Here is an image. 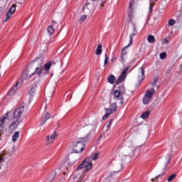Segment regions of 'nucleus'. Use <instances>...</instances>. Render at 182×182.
I'll return each instance as SVG.
<instances>
[{"instance_id": "obj_24", "label": "nucleus", "mask_w": 182, "mask_h": 182, "mask_svg": "<svg viewBox=\"0 0 182 182\" xmlns=\"http://www.w3.org/2000/svg\"><path fill=\"white\" fill-rule=\"evenodd\" d=\"M36 85H35L33 87L30 89V90L28 91L30 96H35V93L36 92Z\"/></svg>"}, {"instance_id": "obj_33", "label": "nucleus", "mask_w": 182, "mask_h": 182, "mask_svg": "<svg viewBox=\"0 0 182 182\" xmlns=\"http://www.w3.org/2000/svg\"><path fill=\"white\" fill-rule=\"evenodd\" d=\"M100 156V153H95V154H93L91 156V159L92 160H99V156Z\"/></svg>"}, {"instance_id": "obj_32", "label": "nucleus", "mask_w": 182, "mask_h": 182, "mask_svg": "<svg viewBox=\"0 0 182 182\" xmlns=\"http://www.w3.org/2000/svg\"><path fill=\"white\" fill-rule=\"evenodd\" d=\"M12 13H9V11H7V13L6 14V18L4 22H8V21L11 19V16H12Z\"/></svg>"}, {"instance_id": "obj_7", "label": "nucleus", "mask_w": 182, "mask_h": 182, "mask_svg": "<svg viewBox=\"0 0 182 182\" xmlns=\"http://www.w3.org/2000/svg\"><path fill=\"white\" fill-rule=\"evenodd\" d=\"M129 69H130V66H127L124 68V70L122 71V74L116 81L117 85H119V83H122V82H123V80L126 79L127 76V72H129Z\"/></svg>"}, {"instance_id": "obj_5", "label": "nucleus", "mask_w": 182, "mask_h": 182, "mask_svg": "<svg viewBox=\"0 0 182 182\" xmlns=\"http://www.w3.org/2000/svg\"><path fill=\"white\" fill-rule=\"evenodd\" d=\"M156 90L154 88L152 87L150 90H148L146 92L145 95L143 98L144 105H147V103H149V102H150L151 99H153V96H154Z\"/></svg>"}, {"instance_id": "obj_2", "label": "nucleus", "mask_w": 182, "mask_h": 182, "mask_svg": "<svg viewBox=\"0 0 182 182\" xmlns=\"http://www.w3.org/2000/svg\"><path fill=\"white\" fill-rule=\"evenodd\" d=\"M86 140L87 137L80 138V139L74 143L73 145V150L74 153H82L85 150V146H86Z\"/></svg>"}, {"instance_id": "obj_47", "label": "nucleus", "mask_w": 182, "mask_h": 182, "mask_svg": "<svg viewBox=\"0 0 182 182\" xmlns=\"http://www.w3.org/2000/svg\"><path fill=\"white\" fill-rule=\"evenodd\" d=\"M7 114H9V112H7V113L6 114V116Z\"/></svg>"}, {"instance_id": "obj_16", "label": "nucleus", "mask_w": 182, "mask_h": 182, "mask_svg": "<svg viewBox=\"0 0 182 182\" xmlns=\"http://www.w3.org/2000/svg\"><path fill=\"white\" fill-rule=\"evenodd\" d=\"M107 80L108 83H110V85H114V83L116 82V77L111 74L108 76Z\"/></svg>"}, {"instance_id": "obj_44", "label": "nucleus", "mask_w": 182, "mask_h": 182, "mask_svg": "<svg viewBox=\"0 0 182 182\" xmlns=\"http://www.w3.org/2000/svg\"><path fill=\"white\" fill-rule=\"evenodd\" d=\"M120 171H122V169H120L119 171H114V173H120Z\"/></svg>"}, {"instance_id": "obj_35", "label": "nucleus", "mask_w": 182, "mask_h": 182, "mask_svg": "<svg viewBox=\"0 0 182 182\" xmlns=\"http://www.w3.org/2000/svg\"><path fill=\"white\" fill-rule=\"evenodd\" d=\"M159 58H160V59H161L162 60H163L164 59H166V58H167V53H166V52L161 53L159 55Z\"/></svg>"}, {"instance_id": "obj_38", "label": "nucleus", "mask_w": 182, "mask_h": 182, "mask_svg": "<svg viewBox=\"0 0 182 182\" xmlns=\"http://www.w3.org/2000/svg\"><path fill=\"white\" fill-rule=\"evenodd\" d=\"M159 82V77H155L153 80V82H151V85L152 86H156V85H157V82Z\"/></svg>"}, {"instance_id": "obj_41", "label": "nucleus", "mask_w": 182, "mask_h": 182, "mask_svg": "<svg viewBox=\"0 0 182 182\" xmlns=\"http://www.w3.org/2000/svg\"><path fill=\"white\" fill-rule=\"evenodd\" d=\"M112 123H113V119H110L108 122V124L107 125V129H109V127H110V126L112 125Z\"/></svg>"}, {"instance_id": "obj_19", "label": "nucleus", "mask_w": 182, "mask_h": 182, "mask_svg": "<svg viewBox=\"0 0 182 182\" xmlns=\"http://www.w3.org/2000/svg\"><path fill=\"white\" fill-rule=\"evenodd\" d=\"M124 50H126V48H124L121 53V60L122 62H124V60L127 58V52L124 51Z\"/></svg>"}, {"instance_id": "obj_51", "label": "nucleus", "mask_w": 182, "mask_h": 182, "mask_svg": "<svg viewBox=\"0 0 182 182\" xmlns=\"http://www.w3.org/2000/svg\"><path fill=\"white\" fill-rule=\"evenodd\" d=\"M122 167H123V166L121 165V170H122Z\"/></svg>"}, {"instance_id": "obj_46", "label": "nucleus", "mask_w": 182, "mask_h": 182, "mask_svg": "<svg viewBox=\"0 0 182 182\" xmlns=\"http://www.w3.org/2000/svg\"><path fill=\"white\" fill-rule=\"evenodd\" d=\"M92 2H96V1H97L99 0H92Z\"/></svg>"}, {"instance_id": "obj_50", "label": "nucleus", "mask_w": 182, "mask_h": 182, "mask_svg": "<svg viewBox=\"0 0 182 182\" xmlns=\"http://www.w3.org/2000/svg\"><path fill=\"white\" fill-rule=\"evenodd\" d=\"M100 6H103V4H101Z\"/></svg>"}, {"instance_id": "obj_6", "label": "nucleus", "mask_w": 182, "mask_h": 182, "mask_svg": "<svg viewBox=\"0 0 182 182\" xmlns=\"http://www.w3.org/2000/svg\"><path fill=\"white\" fill-rule=\"evenodd\" d=\"M136 150H137V147L132 143L130 146L124 148V156H133Z\"/></svg>"}, {"instance_id": "obj_39", "label": "nucleus", "mask_w": 182, "mask_h": 182, "mask_svg": "<svg viewBox=\"0 0 182 182\" xmlns=\"http://www.w3.org/2000/svg\"><path fill=\"white\" fill-rule=\"evenodd\" d=\"M176 24V21L174 19H170L168 21V26H173Z\"/></svg>"}, {"instance_id": "obj_9", "label": "nucleus", "mask_w": 182, "mask_h": 182, "mask_svg": "<svg viewBox=\"0 0 182 182\" xmlns=\"http://www.w3.org/2000/svg\"><path fill=\"white\" fill-rule=\"evenodd\" d=\"M139 83H141L144 80V68L143 67L139 68L137 73Z\"/></svg>"}, {"instance_id": "obj_45", "label": "nucleus", "mask_w": 182, "mask_h": 182, "mask_svg": "<svg viewBox=\"0 0 182 182\" xmlns=\"http://www.w3.org/2000/svg\"><path fill=\"white\" fill-rule=\"evenodd\" d=\"M134 31H136V25L134 24Z\"/></svg>"}, {"instance_id": "obj_12", "label": "nucleus", "mask_w": 182, "mask_h": 182, "mask_svg": "<svg viewBox=\"0 0 182 182\" xmlns=\"http://www.w3.org/2000/svg\"><path fill=\"white\" fill-rule=\"evenodd\" d=\"M21 119H17L14 122H13L10 126H9V130L11 132H14L16 130V129H18V126H19V123H21Z\"/></svg>"}, {"instance_id": "obj_17", "label": "nucleus", "mask_w": 182, "mask_h": 182, "mask_svg": "<svg viewBox=\"0 0 182 182\" xmlns=\"http://www.w3.org/2000/svg\"><path fill=\"white\" fill-rule=\"evenodd\" d=\"M19 85V82H18L14 87H12L9 92L10 95H15L16 90H18V85Z\"/></svg>"}, {"instance_id": "obj_29", "label": "nucleus", "mask_w": 182, "mask_h": 182, "mask_svg": "<svg viewBox=\"0 0 182 182\" xmlns=\"http://www.w3.org/2000/svg\"><path fill=\"white\" fill-rule=\"evenodd\" d=\"M47 31L49 35H53V33H55V28L52 26H49L47 28Z\"/></svg>"}, {"instance_id": "obj_49", "label": "nucleus", "mask_w": 182, "mask_h": 182, "mask_svg": "<svg viewBox=\"0 0 182 182\" xmlns=\"http://www.w3.org/2000/svg\"><path fill=\"white\" fill-rule=\"evenodd\" d=\"M70 99H72V97H70L69 100H70Z\"/></svg>"}, {"instance_id": "obj_30", "label": "nucleus", "mask_w": 182, "mask_h": 182, "mask_svg": "<svg viewBox=\"0 0 182 182\" xmlns=\"http://www.w3.org/2000/svg\"><path fill=\"white\" fill-rule=\"evenodd\" d=\"M96 55H102V45L98 44L97 48L95 51Z\"/></svg>"}, {"instance_id": "obj_42", "label": "nucleus", "mask_w": 182, "mask_h": 182, "mask_svg": "<svg viewBox=\"0 0 182 182\" xmlns=\"http://www.w3.org/2000/svg\"><path fill=\"white\" fill-rule=\"evenodd\" d=\"M162 176H164V173H162L160 175H158L157 176L155 177L154 180V181H156V180H157V178H159V177H161Z\"/></svg>"}, {"instance_id": "obj_48", "label": "nucleus", "mask_w": 182, "mask_h": 182, "mask_svg": "<svg viewBox=\"0 0 182 182\" xmlns=\"http://www.w3.org/2000/svg\"><path fill=\"white\" fill-rule=\"evenodd\" d=\"M120 103H121V104L123 103V101H120Z\"/></svg>"}, {"instance_id": "obj_34", "label": "nucleus", "mask_w": 182, "mask_h": 182, "mask_svg": "<svg viewBox=\"0 0 182 182\" xmlns=\"http://www.w3.org/2000/svg\"><path fill=\"white\" fill-rule=\"evenodd\" d=\"M87 18V15H82L81 16L80 18L79 19L78 22L82 23V22H85L86 21V18Z\"/></svg>"}, {"instance_id": "obj_3", "label": "nucleus", "mask_w": 182, "mask_h": 182, "mask_svg": "<svg viewBox=\"0 0 182 182\" xmlns=\"http://www.w3.org/2000/svg\"><path fill=\"white\" fill-rule=\"evenodd\" d=\"M53 65H55V63L53 61H48L44 65L43 67H40L39 70L37 73L38 76H44V75H48V73H49L50 67Z\"/></svg>"}, {"instance_id": "obj_37", "label": "nucleus", "mask_w": 182, "mask_h": 182, "mask_svg": "<svg viewBox=\"0 0 182 182\" xmlns=\"http://www.w3.org/2000/svg\"><path fill=\"white\" fill-rule=\"evenodd\" d=\"M105 58L104 61V66H106L109 63V57H107V54H105Z\"/></svg>"}, {"instance_id": "obj_52", "label": "nucleus", "mask_w": 182, "mask_h": 182, "mask_svg": "<svg viewBox=\"0 0 182 182\" xmlns=\"http://www.w3.org/2000/svg\"><path fill=\"white\" fill-rule=\"evenodd\" d=\"M151 1H154V0H151Z\"/></svg>"}, {"instance_id": "obj_43", "label": "nucleus", "mask_w": 182, "mask_h": 182, "mask_svg": "<svg viewBox=\"0 0 182 182\" xmlns=\"http://www.w3.org/2000/svg\"><path fill=\"white\" fill-rule=\"evenodd\" d=\"M152 9H153V4H150V6H149V14H151Z\"/></svg>"}, {"instance_id": "obj_25", "label": "nucleus", "mask_w": 182, "mask_h": 182, "mask_svg": "<svg viewBox=\"0 0 182 182\" xmlns=\"http://www.w3.org/2000/svg\"><path fill=\"white\" fill-rule=\"evenodd\" d=\"M165 167H167V166H168V164H170V161H171V156L168 154L165 157Z\"/></svg>"}, {"instance_id": "obj_11", "label": "nucleus", "mask_w": 182, "mask_h": 182, "mask_svg": "<svg viewBox=\"0 0 182 182\" xmlns=\"http://www.w3.org/2000/svg\"><path fill=\"white\" fill-rule=\"evenodd\" d=\"M49 119H50V114L48 112H45L43 114V117H41V119L40 121V125L43 126L44 124L46 123L48 120H49Z\"/></svg>"}, {"instance_id": "obj_28", "label": "nucleus", "mask_w": 182, "mask_h": 182, "mask_svg": "<svg viewBox=\"0 0 182 182\" xmlns=\"http://www.w3.org/2000/svg\"><path fill=\"white\" fill-rule=\"evenodd\" d=\"M83 12L84 14H86L87 16H89V15H92V10L89 9L87 7L83 8Z\"/></svg>"}, {"instance_id": "obj_14", "label": "nucleus", "mask_w": 182, "mask_h": 182, "mask_svg": "<svg viewBox=\"0 0 182 182\" xmlns=\"http://www.w3.org/2000/svg\"><path fill=\"white\" fill-rule=\"evenodd\" d=\"M55 177H56V171H53L48 174L47 178L46 179V182H52L53 180H55Z\"/></svg>"}, {"instance_id": "obj_1", "label": "nucleus", "mask_w": 182, "mask_h": 182, "mask_svg": "<svg viewBox=\"0 0 182 182\" xmlns=\"http://www.w3.org/2000/svg\"><path fill=\"white\" fill-rule=\"evenodd\" d=\"M31 65H35L36 67L35 70L32 71V68H31V65L28 66L26 71L22 75L23 79L25 80H28V79H31V76H33V75H36L38 70H39V68L42 65H43V58H38L36 60H33L31 63Z\"/></svg>"}, {"instance_id": "obj_8", "label": "nucleus", "mask_w": 182, "mask_h": 182, "mask_svg": "<svg viewBox=\"0 0 182 182\" xmlns=\"http://www.w3.org/2000/svg\"><path fill=\"white\" fill-rule=\"evenodd\" d=\"M23 110H25V107L19 106L17 109L14 112V119H17L19 120L21 116H22V113H23Z\"/></svg>"}, {"instance_id": "obj_13", "label": "nucleus", "mask_w": 182, "mask_h": 182, "mask_svg": "<svg viewBox=\"0 0 182 182\" xmlns=\"http://www.w3.org/2000/svg\"><path fill=\"white\" fill-rule=\"evenodd\" d=\"M6 122H9V118L8 116L3 117L1 119H0V132L4 131V126Z\"/></svg>"}, {"instance_id": "obj_27", "label": "nucleus", "mask_w": 182, "mask_h": 182, "mask_svg": "<svg viewBox=\"0 0 182 182\" xmlns=\"http://www.w3.org/2000/svg\"><path fill=\"white\" fill-rule=\"evenodd\" d=\"M105 112H107V113L103 116L102 120H106V119H107V117H109L110 114H112V112H109V108H105Z\"/></svg>"}, {"instance_id": "obj_4", "label": "nucleus", "mask_w": 182, "mask_h": 182, "mask_svg": "<svg viewBox=\"0 0 182 182\" xmlns=\"http://www.w3.org/2000/svg\"><path fill=\"white\" fill-rule=\"evenodd\" d=\"M92 166H93V164L92 163V161L90 160V157H87L80 164L77 168V171H79V170H82V168H85L87 171H89L92 168Z\"/></svg>"}, {"instance_id": "obj_26", "label": "nucleus", "mask_w": 182, "mask_h": 182, "mask_svg": "<svg viewBox=\"0 0 182 182\" xmlns=\"http://www.w3.org/2000/svg\"><path fill=\"white\" fill-rule=\"evenodd\" d=\"M134 36H136V34L132 33L130 35V40H129V43L124 47V49H127V48H129V46H130L132 45V43H133V38H134Z\"/></svg>"}, {"instance_id": "obj_23", "label": "nucleus", "mask_w": 182, "mask_h": 182, "mask_svg": "<svg viewBox=\"0 0 182 182\" xmlns=\"http://www.w3.org/2000/svg\"><path fill=\"white\" fill-rule=\"evenodd\" d=\"M150 113H151L150 110H147L146 112L142 113L141 115V119H143L144 120H146V119L149 117V114H150Z\"/></svg>"}, {"instance_id": "obj_22", "label": "nucleus", "mask_w": 182, "mask_h": 182, "mask_svg": "<svg viewBox=\"0 0 182 182\" xmlns=\"http://www.w3.org/2000/svg\"><path fill=\"white\" fill-rule=\"evenodd\" d=\"M147 41L149 43H154L156 42V38L153 35H149L147 37Z\"/></svg>"}, {"instance_id": "obj_20", "label": "nucleus", "mask_w": 182, "mask_h": 182, "mask_svg": "<svg viewBox=\"0 0 182 182\" xmlns=\"http://www.w3.org/2000/svg\"><path fill=\"white\" fill-rule=\"evenodd\" d=\"M117 109V105H116L115 103H113L110 105L109 112L112 114L114 112H116Z\"/></svg>"}, {"instance_id": "obj_40", "label": "nucleus", "mask_w": 182, "mask_h": 182, "mask_svg": "<svg viewBox=\"0 0 182 182\" xmlns=\"http://www.w3.org/2000/svg\"><path fill=\"white\" fill-rule=\"evenodd\" d=\"M170 41H168V40H167V38H164L161 40V43L162 45H164L166 43H168Z\"/></svg>"}, {"instance_id": "obj_10", "label": "nucleus", "mask_w": 182, "mask_h": 182, "mask_svg": "<svg viewBox=\"0 0 182 182\" xmlns=\"http://www.w3.org/2000/svg\"><path fill=\"white\" fill-rule=\"evenodd\" d=\"M56 137H58V135H56V131H54L52 134H50L47 136L46 141L48 144H52L55 140H56Z\"/></svg>"}, {"instance_id": "obj_31", "label": "nucleus", "mask_w": 182, "mask_h": 182, "mask_svg": "<svg viewBox=\"0 0 182 182\" xmlns=\"http://www.w3.org/2000/svg\"><path fill=\"white\" fill-rule=\"evenodd\" d=\"M16 11V6L15 5H12L8 12H9L10 14H12L14 15V14H15V11Z\"/></svg>"}, {"instance_id": "obj_18", "label": "nucleus", "mask_w": 182, "mask_h": 182, "mask_svg": "<svg viewBox=\"0 0 182 182\" xmlns=\"http://www.w3.org/2000/svg\"><path fill=\"white\" fill-rule=\"evenodd\" d=\"M114 96L115 99H118V100H122L123 99V96L122 95V92L119 90H115L114 92Z\"/></svg>"}, {"instance_id": "obj_21", "label": "nucleus", "mask_w": 182, "mask_h": 182, "mask_svg": "<svg viewBox=\"0 0 182 182\" xmlns=\"http://www.w3.org/2000/svg\"><path fill=\"white\" fill-rule=\"evenodd\" d=\"M19 132H16L13 136H12V138H11V140L12 141H14V143H15L18 139H19Z\"/></svg>"}, {"instance_id": "obj_36", "label": "nucleus", "mask_w": 182, "mask_h": 182, "mask_svg": "<svg viewBox=\"0 0 182 182\" xmlns=\"http://www.w3.org/2000/svg\"><path fill=\"white\" fill-rule=\"evenodd\" d=\"M173 178H176V173H173L168 178V181H173Z\"/></svg>"}, {"instance_id": "obj_15", "label": "nucleus", "mask_w": 182, "mask_h": 182, "mask_svg": "<svg viewBox=\"0 0 182 182\" xmlns=\"http://www.w3.org/2000/svg\"><path fill=\"white\" fill-rule=\"evenodd\" d=\"M133 18H134V16L133 15V9L132 8V2H131L129 4V13L128 14L129 22H133Z\"/></svg>"}]
</instances>
